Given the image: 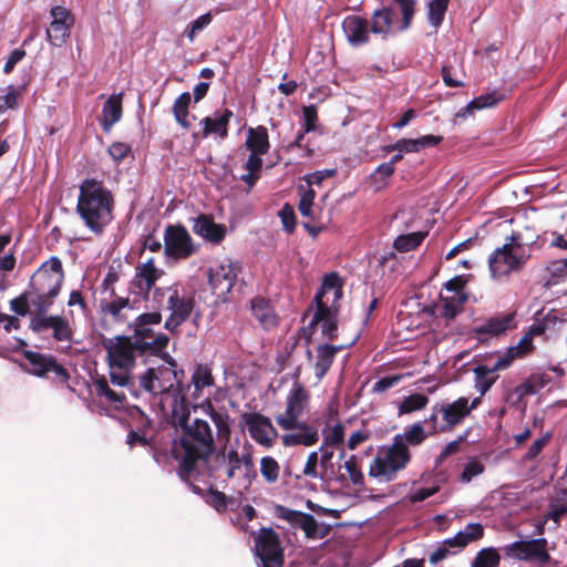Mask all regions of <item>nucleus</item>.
<instances>
[{"label": "nucleus", "mask_w": 567, "mask_h": 567, "mask_svg": "<svg viewBox=\"0 0 567 567\" xmlns=\"http://www.w3.org/2000/svg\"><path fill=\"white\" fill-rule=\"evenodd\" d=\"M173 414L176 424L183 430L179 442L184 456L179 475L182 480L189 484L193 492L200 493L202 489L192 481L206 475V472L208 475L210 474V471L207 470V458L215 450L212 429L207 421L200 419H195L192 423H188V412L179 414L176 410V413Z\"/></svg>", "instance_id": "obj_1"}, {"label": "nucleus", "mask_w": 567, "mask_h": 567, "mask_svg": "<svg viewBox=\"0 0 567 567\" xmlns=\"http://www.w3.org/2000/svg\"><path fill=\"white\" fill-rule=\"evenodd\" d=\"M113 195L96 179H84L80 185L76 210L85 226L101 234L113 219Z\"/></svg>", "instance_id": "obj_2"}, {"label": "nucleus", "mask_w": 567, "mask_h": 567, "mask_svg": "<svg viewBox=\"0 0 567 567\" xmlns=\"http://www.w3.org/2000/svg\"><path fill=\"white\" fill-rule=\"evenodd\" d=\"M10 310L21 317L30 313L29 327L37 333L52 330V337L59 342H70L73 338L69 319L60 315L48 313L42 306L33 302L29 289L10 301Z\"/></svg>", "instance_id": "obj_3"}, {"label": "nucleus", "mask_w": 567, "mask_h": 567, "mask_svg": "<svg viewBox=\"0 0 567 567\" xmlns=\"http://www.w3.org/2000/svg\"><path fill=\"white\" fill-rule=\"evenodd\" d=\"M182 370L176 369L175 361L171 358L166 364L148 368L140 377V385L153 395H163L165 400L172 399V412L184 410L185 399L179 394Z\"/></svg>", "instance_id": "obj_4"}, {"label": "nucleus", "mask_w": 567, "mask_h": 567, "mask_svg": "<svg viewBox=\"0 0 567 567\" xmlns=\"http://www.w3.org/2000/svg\"><path fill=\"white\" fill-rule=\"evenodd\" d=\"M342 286L340 276L337 272H330L323 277L321 287L315 297L317 310L312 322L321 326L322 334L329 340L337 337V317L339 300L343 295Z\"/></svg>", "instance_id": "obj_5"}, {"label": "nucleus", "mask_w": 567, "mask_h": 567, "mask_svg": "<svg viewBox=\"0 0 567 567\" xmlns=\"http://www.w3.org/2000/svg\"><path fill=\"white\" fill-rule=\"evenodd\" d=\"M102 346L106 351L111 383L118 388H127L140 348L132 338L126 336L105 338L102 340Z\"/></svg>", "instance_id": "obj_6"}, {"label": "nucleus", "mask_w": 567, "mask_h": 567, "mask_svg": "<svg viewBox=\"0 0 567 567\" xmlns=\"http://www.w3.org/2000/svg\"><path fill=\"white\" fill-rule=\"evenodd\" d=\"M64 280L62 262L51 257L32 275L29 290L34 303L42 306L48 313L59 296Z\"/></svg>", "instance_id": "obj_7"}, {"label": "nucleus", "mask_w": 567, "mask_h": 567, "mask_svg": "<svg viewBox=\"0 0 567 567\" xmlns=\"http://www.w3.org/2000/svg\"><path fill=\"white\" fill-rule=\"evenodd\" d=\"M481 404V396L470 400L460 396L454 401L435 403L430 416L424 421L430 425L431 434L450 433Z\"/></svg>", "instance_id": "obj_8"}, {"label": "nucleus", "mask_w": 567, "mask_h": 567, "mask_svg": "<svg viewBox=\"0 0 567 567\" xmlns=\"http://www.w3.org/2000/svg\"><path fill=\"white\" fill-rule=\"evenodd\" d=\"M411 461L408 447H402L400 442L381 446L369 467V475L380 483L393 481L398 473L403 471Z\"/></svg>", "instance_id": "obj_9"}, {"label": "nucleus", "mask_w": 567, "mask_h": 567, "mask_svg": "<svg viewBox=\"0 0 567 567\" xmlns=\"http://www.w3.org/2000/svg\"><path fill=\"white\" fill-rule=\"evenodd\" d=\"M244 147L249 151L250 154L243 165L246 173L240 176V181L251 188L260 178L264 164L261 156L267 154L270 150L267 128L262 125L249 127L246 132Z\"/></svg>", "instance_id": "obj_10"}, {"label": "nucleus", "mask_w": 567, "mask_h": 567, "mask_svg": "<svg viewBox=\"0 0 567 567\" xmlns=\"http://www.w3.org/2000/svg\"><path fill=\"white\" fill-rule=\"evenodd\" d=\"M153 299L159 309L169 311L165 328L171 332H175L188 319L195 306L194 299L181 293L177 286L155 289Z\"/></svg>", "instance_id": "obj_11"}, {"label": "nucleus", "mask_w": 567, "mask_h": 567, "mask_svg": "<svg viewBox=\"0 0 567 567\" xmlns=\"http://www.w3.org/2000/svg\"><path fill=\"white\" fill-rule=\"evenodd\" d=\"M162 321L159 312L142 313L136 317L134 328V342L140 348V353H158L166 348L168 337L164 333H155L153 327Z\"/></svg>", "instance_id": "obj_12"}, {"label": "nucleus", "mask_w": 567, "mask_h": 567, "mask_svg": "<svg viewBox=\"0 0 567 567\" xmlns=\"http://www.w3.org/2000/svg\"><path fill=\"white\" fill-rule=\"evenodd\" d=\"M530 258L527 254L511 241L506 243L494 250L488 258L489 271L493 278L498 279L509 275L511 272L522 270Z\"/></svg>", "instance_id": "obj_13"}, {"label": "nucleus", "mask_w": 567, "mask_h": 567, "mask_svg": "<svg viewBox=\"0 0 567 567\" xmlns=\"http://www.w3.org/2000/svg\"><path fill=\"white\" fill-rule=\"evenodd\" d=\"M197 251L192 236L184 226H167L164 235V254L167 260L187 259Z\"/></svg>", "instance_id": "obj_14"}, {"label": "nucleus", "mask_w": 567, "mask_h": 567, "mask_svg": "<svg viewBox=\"0 0 567 567\" xmlns=\"http://www.w3.org/2000/svg\"><path fill=\"white\" fill-rule=\"evenodd\" d=\"M310 400L309 391L299 382H295L286 399V409L276 416L277 424L282 430H290L303 414Z\"/></svg>", "instance_id": "obj_15"}, {"label": "nucleus", "mask_w": 567, "mask_h": 567, "mask_svg": "<svg viewBox=\"0 0 567 567\" xmlns=\"http://www.w3.org/2000/svg\"><path fill=\"white\" fill-rule=\"evenodd\" d=\"M241 271V264L230 258L216 261L208 270V280L214 293L225 296L230 292Z\"/></svg>", "instance_id": "obj_16"}, {"label": "nucleus", "mask_w": 567, "mask_h": 567, "mask_svg": "<svg viewBox=\"0 0 567 567\" xmlns=\"http://www.w3.org/2000/svg\"><path fill=\"white\" fill-rule=\"evenodd\" d=\"M255 548L262 567H282L284 549L274 529L261 528L255 537Z\"/></svg>", "instance_id": "obj_17"}, {"label": "nucleus", "mask_w": 567, "mask_h": 567, "mask_svg": "<svg viewBox=\"0 0 567 567\" xmlns=\"http://www.w3.org/2000/svg\"><path fill=\"white\" fill-rule=\"evenodd\" d=\"M240 422L256 443L266 447L272 445L277 431L269 417L258 412H245L240 415Z\"/></svg>", "instance_id": "obj_18"}, {"label": "nucleus", "mask_w": 567, "mask_h": 567, "mask_svg": "<svg viewBox=\"0 0 567 567\" xmlns=\"http://www.w3.org/2000/svg\"><path fill=\"white\" fill-rule=\"evenodd\" d=\"M546 546L547 540L545 538L517 540L506 545L504 551L508 557L518 560H538L540 564H546L550 559Z\"/></svg>", "instance_id": "obj_19"}, {"label": "nucleus", "mask_w": 567, "mask_h": 567, "mask_svg": "<svg viewBox=\"0 0 567 567\" xmlns=\"http://www.w3.org/2000/svg\"><path fill=\"white\" fill-rule=\"evenodd\" d=\"M164 275V270L155 266L152 257L137 264L135 275L131 281V290L140 296L147 297L155 282Z\"/></svg>", "instance_id": "obj_20"}, {"label": "nucleus", "mask_w": 567, "mask_h": 567, "mask_svg": "<svg viewBox=\"0 0 567 567\" xmlns=\"http://www.w3.org/2000/svg\"><path fill=\"white\" fill-rule=\"evenodd\" d=\"M50 14L52 22L47 30V39L52 45L61 47L70 37V30L74 23V19L71 12L62 6L52 7Z\"/></svg>", "instance_id": "obj_21"}, {"label": "nucleus", "mask_w": 567, "mask_h": 567, "mask_svg": "<svg viewBox=\"0 0 567 567\" xmlns=\"http://www.w3.org/2000/svg\"><path fill=\"white\" fill-rule=\"evenodd\" d=\"M278 516L293 527L300 528L305 532L307 538L321 539L326 536V532L319 528L316 518L311 514L293 511L284 506H278Z\"/></svg>", "instance_id": "obj_22"}, {"label": "nucleus", "mask_w": 567, "mask_h": 567, "mask_svg": "<svg viewBox=\"0 0 567 567\" xmlns=\"http://www.w3.org/2000/svg\"><path fill=\"white\" fill-rule=\"evenodd\" d=\"M515 312L498 313L475 326L474 333L480 340L498 337L515 328Z\"/></svg>", "instance_id": "obj_23"}, {"label": "nucleus", "mask_w": 567, "mask_h": 567, "mask_svg": "<svg viewBox=\"0 0 567 567\" xmlns=\"http://www.w3.org/2000/svg\"><path fill=\"white\" fill-rule=\"evenodd\" d=\"M346 39L352 47H361L370 40V22L359 16H348L342 21Z\"/></svg>", "instance_id": "obj_24"}, {"label": "nucleus", "mask_w": 567, "mask_h": 567, "mask_svg": "<svg viewBox=\"0 0 567 567\" xmlns=\"http://www.w3.org/2000/svg\"><path fill=\"white\" fill-rule=\"evenodd\" d=\"M289 431L291 432L281 436V442L287 447L297 445L312 446L319 441L317 427L306 422H296V426L290 427Z\"/></svg>", "instance_id": "obj_25"}, {"label": "nucleus", "mask_w": 567, "mask_h": 567, "mask_svg": "<svg viewBox=\"0 0 567 567\" xmlns=\"http://www.w3.org/2000/svg\"><path fill=\"white\" fill-rule=\"evenodd\" d=\"M233 115V112L226 109L221 112H214L212 116L204 117L199 122V125L203 127L202 137L206 138L214 135L225 140L228 136V124Z\"/></svg>", "instance_id": "obj_26"}, {"label": "nucleus", "mask_w": 567, "mask_h": 567, "mask_svg": "<svg viewBox=\"0 0 567 567\" xmlns=\"http://www.w3.org/2000/svg\"><path fill=\"white\" fill-rule=\"evenodd\" d=\"M24 357L30 364V371L35 375L43 377L53 371L59 377L68 378L66 370L52 357H45L33 351H27Z\"/></svg>", "instance_id": "obj_27"}, {"label": "nucleus", "mask_w": 567, "mask_h": 567, "mask_svg": "<svg viewBox=\"0 0 567 567\" xmlns=\"http://www.w3.org/2000/svg\"><path fill=\"white\" fill-rule=\"evenodd\" d=\"M395 13L391 8H382L375 10L372 14L370 23L371 33L385 39L388 35L393 34L400 30L401 23L395 24Z\"/></svg>", "instance_id": "obj_28"}, {"label": "nucleus", "mask_w": 567, "mask_h": 567, "mask_svg": "<svg viewBox=\"0 0 567 567\" xmlns=\"http://www.w3.org/2000/svg\"><path fill=\"white\" fill-rule=\"evenodd\" d=\"M215 385L212 369L207 364L198 363L194 367L190 377V383L188 390H190V396L194 400H198L204 395L206 389H210Z\"/></svg>", "instance_id": "obj_29"}, {"label": "nucleus", "mask_w": 567, "mask_h": 567, "mask_svg": "<svg viewBox=\"0 0 567 567\" xmlns=\"http://www.w3.org/2000/svg\"><path fill=\"white\" fill-rule=\"evenodd\" d=\"M193 230L198 236L214 244L220 243L226 235V227L221 224H216L207 215H200L194 220Z\"/></svg>", "instance_id": "obj_30"}, {"label": "nucleus", "mask_w": 567, "mask_h": 567, "mask_svg": "<svg viewBox=\"0 0 567 567\" xmlns=\"http://www.w3.org/2000/svg\"><path fill=\"white\" fill-rule=\"evenodd\" d=\"M442 141V136L436 135H424L419 138H401L394 144L385 147L388 152H405V153H417L424 148L436 146Z\"/></svg>", "instance_id": "obj_31"}, {"label": "nucleus", "mask_w": 567, "mask_h": 567, "mask_svg": "<svg viewBox=\"0 0 567 567\" xmlns=\"http://www.w3.org/2000/svg\"><path fill=\"white\" fill-rule=\"evenodd\" d=\"M200 408L205 413H207L216 426L217 439L224 444L229 442L230 439V425H229V415L226 412L217 411L213 408L210 400L207 398L200 404Z\"/></svg>", "instance_id": "obj_32"}, {"label": "nucleus", "mask_w": 567, "mask_h": 567, "mask_svg": "<svg viewBox=\"0 0 567 567\" xmlns=\"http://www.w3.org/2000/svg\"><path fill=\"white\" fill-rule=\"evenodd\" d=\"M94 392L99 398H103L106 403L111 404L115 409H123L126 402V395L124 389L132 392L130 385L127 388H121V390L111 389L107 381L102 379H96L93 382Z\"/></svg>", "instance_id": "obj_33"}, {"label": "nucleus", "mask_w": 567, "mask_h": 567, "mask_svg": "<svg viewBox=\"0 0 567 567\" xmlns=\"http://www.w3.org/2000/svg\"><path fill=\"white\" fill-rule=\"evenodd\" d=\"M507 240L520 250L532 255V249L538 240V233L533 225L524 224L515 229Z\"/></svg>", "instance_id": "obj_34"}, {"label": "nucleus", "mask_w": 567, "mask_h": 567, "mask_svg": "<svg viewBox=\"0 0 567 567\" xmlns=\"http://www.w3.org/2000/svg\"><path fill=\"white\" fill-rule=\"evenodd\" d=\"M483 535L484 528L480 523H470L455 536L447 538L446 544H453L454 551L458 553L468 544L481 539Z\"/></svg>", "instance_id": "obj_35"}, {"label": "nucleus", "mask_w": 567, "mask_h": 567, "mask_svg": "<svg viewBox=\"0 0 567 567\" xmlns=\"http://www.w3.org/2000/svg\"><path fill=\"white\" fill-rule=\"evenodd\" d=\"M504 99V95L497 91H493L491 93L482 94L474 100H472L466 106L462 107L457 113L456 117L467 118L472 116L475 111H480L486 107H492L496 105Z\"/></svg>", "instance_id": "obj_36"}, {"label": "nucleus", "mask_w": 567, "mask_h": 567, "mask_svg": "<svg viewBox=\"0 0 567 567\" xmlns=\"http://www.w3.org/2000/svg\"><path fill=\"white\" fill-rule=\"evenodd\" d=\"M122 117V93L112 94L103 105L102 126L109 132Z\"/></svg>", "instance_id": "obj_37"}, {"label": "nucleus", "mask_w": 567, "mask_h": 567, "mask_svg": "<svg viewBox=\"0 0 567 567\" xmlns=\"http://www.w3.org/2000/svg\"><path fill=\"white\" fill-rule=\"evenodd\" d=\"M342 346L321 344L317 350V361L315 363V374L318 380H321L329 371L333 363L336 353L341 350Z\"/></svg>", "instance_id": "obj_38"}, {"label": "nucleus", "mask_w": 567, "mask_h": 567, "mask_svg": "<svg viewBox=\"0 0 567 567\" xmlns=\"http://www.w3.org/2000/svg\"><path fill=\"white\" fill-rule=\"evenodd\" d=\"M429 435H432L429 432H426L425 427L422 423L416 422L412 424L411 426L406 427L402 434H396L392 439L394 442H400L402 447H408L409 445L417 446L421 445Z\"/></svg>", "instance_id": "obj_39"}, {"label": "nucleus", "mask_w": 567, "mask_h": 567, "mask_svg": "<svg viewBox=\"0 0 567 567\" xmlns=\"http://www.w3.org/2000/svg\"><path fill=\"white\" fill-rule=\"evenodd\" d=\"M101 309L115 321H126L130 318V313L134 310V307L127 298L120 297L111 301L102 302Z\"/></svg>", "instance_id": "obj_40"}, {"label": "nucleus", "mask_w": 567, "mask_h": 567, "mask_svg": "<svg viewBox=\"0 0 567 567\" xmlns=\"http://www.w3.org/2000/svg\"><path fill=\"white\" fill-rule=\"evenodd\" d=\"M221 460L226 464V475L229 478L236 476L237 471L241 468V464H245L247 467L252 466L251 457L249 455L240 456L234 447H224L221 451Z\"/></svg>", "instance_id": "obj_41"}, {"label": "nucleus", "mask_w": 567, "mask_h": 567, "mask_svg": "<svg viewBox=\"0 0 567 567\" xmlns=\"http://www.w3.org/2000/svg\"><path fill=\"white\" fill-rule=\"evenodd\" d=\"M454 62L455 64L449 63L442 66L443 82L447 87H463L465 85L464 78L466 76L463 63L456 56Z\"/></svg>", "instance_id": "obj_42"}, {"label": "nucleus", "mask_w": 567, "mask_h": 567, "mask_svg": "<svg viewBox=\"0 0 567 567\" xmlns=\"http://www.w3.org/2000/svg\"><path fill=\"white\" fill-rule=\"evenodd\" d=\"M475 375L474 388L480 392L482 398L496 382L498 375L488 364H480L473 369Z\"/></svg>", "instance_id": "obj_43"}, {"label": "nucleus", "mask_w": 567, "mask_h": 567, "mask_svg": "<svg viewBox=\"0 0 567 567\" xmlns=\"http://www.w3.org/2000/svg\"><path fill=\"white\" fill-rule=\"evenodd\" d=\"M254 317L266 328L269 329L277 323L276 316L269 303L261 298L251 301Z\"/></svg>", "instance_id": "obj_44"}, {"label": "nucleus", "mask_w": 567, "mask_h": 567, "mask_svg": "<svg viewBox=\"0 0 567 567\" xmlns=\"http://www.w3.org/2000/svg\"><path fill=\"white\" fill-rule=\"evenodd\" d=\"M429 403V398L421 393L404 396L398 405L399 415L410 414L423 410Z\"/></svg>", "instance_id": "obj_45"}, {"label": "nucleus", "mask_w": 567, "mask_h": 567, "mask_svg": "<svg viewBox=\"0 0 567 567\" xmlns=\"http://www.w3.org/2000/svg\"><path fill=\"white\" fill-rule=\"evenodd\" d=\"M427 233L415 231L405 235H400L394 240V248L402 252H408L416 248L425 238Z\"/></svg>", "instance_id": "obj_46"}, {"label": "nucleus", "mask_w": 567, "mask_h": 567, "mask_svg": "<svg viewBox=\"0 0 567 567\" xmlns=\"http://www.w3.org/2000/svg\"><path fill=\"white\" fill-rule=\"evenodd\" d=\"M501 556L494 547L481 549L473 559L471 567H498Z\"/></svg>", "instance_id": "obj_47"}, {"label": "nucleus", "mask_w": 567, "mask_h": 567, "mask_svg": "<svg viewBox=\"0 0 567 567\" xmlns=\"http://www.w3.org/2000/svg\"><path fill=\"white\" fill-rule=\"evenodd\" d=\"M322 445L324 446L332 447L339 445L344 440V426L339 422L333 425L327 423L322 430Z\"/></svg>", "instance_id": "obj_48"}, {"label": "nucleus", "mask_w": 567, "mask_h": 567, "mask_svg": "<svg viewBox=\"0 0 567 567\" xmlns=\"http://www.w3.org/2000/svg\"><path fill=\"white\" fill-rule=\"evenodd\" d=\"M395 168L392 164L383 163L379 165L374 172L370 175L372 184L377 190L383 189L389 185V181L394 174Z\"/></svg>", "instance_id": "obj_49"}, {"label": "nucleus", "mask_w": 567, "mask_h": 567, "mask_svg": "<svg viewBox=\"0 0 567 567\" xmlns=\"http://www.w3.org/2000/svg\"><path fill=\"white\" fill-rule=\"evenodd\" d=\"M466 301L465 295L445 297L443 299L442 316L446 319H453L462 310V305Z\"/></svg>", "instance_id": "obj_50"}, {"label": "nucleus", "mask_w": 567, "mask_h": 567, "mask_svg": "<svg viewBox=\"0 0 567 567\" xmlns=\"http://www.w3.org/2000/svg\"><path fill=\"white\" fill-rule=\"evenodd\" d=\"M280 466L272 456H264L260 460V474L267 483H275L278 481Z\"/></svg>", "instance_id": "obj_51"}, {"label": "nucleus", "mask_w": 567, "mask_h": 567, "mask_svg": "<svg viewBox=\"0 0 567 567\" xmlns=\"http://www.w3.org/2000/svg\"><path fill=\"white\" fill-rule=\"evenodd\" d=\"M21 90V87L14 85H9L3 90L4 94L0 95V114L18 107Z\"/></svg>", "instance_id": "obj_52"}, {"label": "nucleus", "mask_w": 567, "mask_h": 567, "mask_svg": "<svg viewBox=\"0 0 567 567\" xmlns=\"http://www.w3.org/2000/svg\"><path fill=\"white\" fill-rule=\"evenodd\" d=\"M449 0H430L429 7V20L434 27H439L446 12Z\"/></svg>", "instance_id": "obj_53"}, {"label": "nucleus", "mask_w": 567, "mask_h": 567, "mask_svg": "<svg viewBox=\"0 0 567 567\" xmlns=\"http://www.w3.org/2000/svg\"><path fill=\"white\" fill-rule=\"evenodd\" d=\"M394 3H396L400 8V11L402 13V21L400 30H406L412 22V19L415 14V0H393Z\"/></svg>", "instance_id": "obj_54"}, {"label": "nucleus", "mask_w": 567, "mask_h": 567, "mask_svg": "<svg viewBox=\"0 0 567 567\" xmlns=\"http://www.w3.org/2000/svg\"><path fill=\"white\" fill-rule=\"evenodd\" d=\"M319 467V452L312 451L309 453L302 473L305 476L313 480H324V473H321Z\"/></svg>", "instance_id": "obj_55"}, {"label": "nucleus", "mask_w": 567, "mask_h": 567, "mask_svg": "<svg viewBox=\"0 0 567 567\" xmlns=\"http://www.w3.org/2000/svg\"><path fill=\"white\" fill-rule=\"evenodd\" d=\"M206 502L218 512L226 511L229 504L233 503V501L228 498L223 492L214 489H209L207 493Z\"/></svg>", "instance_id": "obj_56"}, {"label": "nucleus", "mask_w": 567, "mask_h": 567, "mask_svg": "<svg viewBox=\"0 0 567 567\" xmlns=\"http://www.w3.org/2000/svg\"><path fill=\"white\" fill-rule=\"evenodd\" d=\"M343 467L347 471L350 481L354 485L363 484L364 477L358 465V460L355 455H351L348 460H346Z\"/></svg>", "instance_id": "obj_57"}, {"label": "nucleus", "mask_w": 567, "mask_h": 567, "mask_svg": "<svg viewBox=\"0 0 567 567\" xmlns=\"http://www.w3.org/2000/svg\"><path fill=\"white\" fill-rule=\"evenodd\" d=\"M212 20L213 17L209 12L202 14L200 17L195 19L186 30V37L188 38L189 42H193L195 40L196 34L203 31L206 27H208Z\"/></svg>", "instance_id": "obj_58"}, {"label": "nucleus", "mask_w": 567, "mask_h": 567, "mask_svg": "<svg viewBox=\"0 0 567 567\" xmlns=\"http://www.w3.org/2000/svg\"><path fill=\"white\" fill-rule=\"evenodd\" d=\"M319 451L321 452V455L319 457V467L321 470V473H324V478L331 477L333 474L332 471V457H333V451L331 447L321 445Z\"/></svg>", "instance_id": "obj_59"}, {"label": "nucleus", "mask_w": 567, "mask_h": 567, "mask_svg": "<svg viewBox=\"0 0 567 567\" xmlns=\"http://www.w3.org/2000/svg\"><path fill=\"white\" fill-rule=\"evenodd\" d=\"M454 551L453 544H446V539L443 540L437 548L430 555V563L437 564L439 561L445 559L449 555L456 554Z\"/></svg>", "instance_id": "obj_60"}, {"label": "nucleus", "mask_w": 567, "mask_h": 567, "mask_svg": "<svg viewBox=\"0 0 567 567\" xmlns=\"http://www.w3.org/2000/svg\"><path fill=\"white\" fill-rule=\"evenodd\" d=\"M484 472V465L478 461H471L464 467V471L461 475V481L463 483H470L474 477L478 476Z\"/></svg>", "instance_id": "obj_61"}, {"label": "nucleus", "mask_w": 567, "mask_h": 567, "mask_svg": "<svg viewBox=\"0 0 567 567\" xmlns=\"http://www.w3.org/2000/svg\"><path fill=\"white\" fill-rule=\"evenodd\" d=\"M402 380V375H386L379 379L372 386V391L375 393H383L386 390L393 388Z\"/></svg>", "instance_id": "obj_62"}, {"label": "nucleus", "mask_w": 567, "mask_h": 567, "mask_svg": "<svg viewBox=\"0 0 567 567\" xmlns=\"http://www.w3.org/2000/svg\"><path fill=\"white\" fill-rule=\"evenodd\" d=\"M550 434L547 433L544 436L537 439L528 449L526 454L524 455V461H533L535 460L540 452L543 451L544 446L549 442Z\"/></svg>", "instance_id": "obj_63"}, {"label": "nucleus", "mask_w": 567, "mask_h": 567, "mask_svg": "<svg viewBox=\"0 0 567 567\" xmlns=\"http://www.w3.org/2000/svg\"><path fill=\"white\" fill-rule=\"evenodd\" d=\"M315 197L316 193L313 189H308L302 193L299 202V210L301 215L307 217L311 216Z\"/></svg>", "instance_id": "obj_64"}]
</instances>
